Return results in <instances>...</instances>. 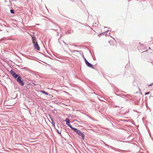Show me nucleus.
I'll list each match as a JSON object with an SVG mask.
<instances>
[{"label": "nucleus", "mask_w": 153, "mask_h": 153, "mask_svg": "<svg viewBox=\"0 0 153 153\" xmlns=\"http://www.w3.org/2000/svg\"><path fill=\"white\" fill-rule=\"evenodd\" d=\"M85 64L88 67L93 69H94V68L93 65L91 63H89L88 62H87Z\"/></svg>", "instance_id": "nucleus-5"}, {"label": "nucleus", "mask_w": 153, "mask_h": 153, "mask_svg": "<svg viewBox=\"0 0 153 153\" xmlns=\"http://www.w3.org/2000/svg\"><path fill=\"white\" fill-rule=\"evenodd\" d=\"M51 120L52 121V122H54V121H53V119L52 118H51Z\"/></svg>", "instance_id": "nucleus-27"}, {"label": "nucleus", "mask_w": 153, "mask_h": 153, "mask_svg": "<svg viewBox=\"0 0 153 153\" xmlns=\"http://www.w3.org/2000/svg\"><path fill=\"white\" fill-rule=\"evenodd\" d=\"M11 75L16 79L17 82L22 86L24 85V83L23 81L22 80V78L18 74H16L13 69L11 70L10 71Z\"/></svg>", "instance_id": "nucleus-1"}, {"label": "nucleus", "mask_w": 153, "mask_h": 153, "mask_svg": "<svg viewBox=\"0 0 153 153\" xmlns=\"http://www.w3.org/2000/svg\"><path fill=\"white\" fill-rule=\"evenodd\" d=\"M48 116H49V117L50 118V119L52 118V117H51V114H48Z\"/></svg>", "instance_id": "nucleus-25"}, {"label": "nucleus", "mask_w": 153, "mask_h": 153, "mask_svg": "<svg viewBox=\"0 0 153 153\" xmlns=\"http://www.w3.org/2000/svg\"><path fill=\"white\" fill-rule=\"evenodd\" d=\"M36 82L34 81L32 83V84L34 85H37L38 84L37 83H36Z\"/></svg>", "instance_id": "nucleus-20"}, {"label": "nucleus", "mask_w": 153, "mask_h": 153, "mask_svg": "<svg viewBox=\"0 0 153 153\" xmlns=\"http://www.w3.org/2000/svg\"><path fill=\"white\" fill-rule=\"evenodd\" d=\"M70 51L72 53H74L75 52V50H70Z\"/></svg>", "instance_id": "nucleus-23"}, {"label": "nucleus", "mask_w": 153, "mask_h": 153, "mask_svg": "<svg viewBox=\"0 0 153 153\" xmlns=\"http://www.w3.org/2000/svg\"><path fill=\"white\" fill-rule=\"evenodd\" d=\"M111 124H112V125H113V124H112L111 123Z\"/></svg>", "instance_id": "nucleus-37"}, {"label": "nucleus", "mask_w": 153, "mask_h": 153, "mask_svg": "<svg viewBox=\"0 0 153 153\" xmlns=\"http://www.w3.org/2000/svg\"><path fill=\"white\" fill-rule=\"evenodd\" d=\"M41 92L46 95H50V94L48 92L44 90L41 91Z\"/></svg>", "instance_id": "nucleus-10"}, {"label": "nucleus", "mask_w": 153, "mask_h": 153, "mask_svg": "<svg viewBox=\"0 0 153 153\" xmlns=\"http://www.w3.org/2000/svg\"><path fill=\"white\" fill-rule=\"evenodd\" d=\"M68 47V44H67L66 42H65L64 41H62Z\"/></svg>", "instance_id": "nucleus-19"}, {"label": "nucleus", "mask_w": 153, "mask_h": 153, "mask_svg": "<svg viewBox=\"0 0 153 153\" xmlns=\"http://www.w3.org/2000/svg\"><path fill=\"white\" fill-rule=\"evenodd\" d=\"M33 44L35 49H36L37 51H39L40 50V48L37 42H34Z\"/></svg>", "instance_id": "nucleus-4"}, {"label": "nucleus", "mask_w": 153, "mask_h": 153, "mask_svg": "<svg viewBox=\"0 0 153 153\" xmlns=\"http://www.w3.org/2000/svg\"><path fill=\"white\" fill-rule=\"evenodd\" d=\"M52 126H53V127H54V128L55 129H56V128H55V123H54V122H52Z\"/></svg>", "instance_id": "nucleus-18"}, {"label": "nucleus", "mask_w": 153, "mask_h": 153, "mask_svg": "<svg viewBox=\"0 0 153 153\" xmlns=\"http://www.w3.org/2000/svg\"><path fill=\"white\" fill-rule=\"evenodd\" d=\"M116 95H117V96H119V94H117Z\"/></svg>", "instance_id": "nucleus-34"}, {"label": "nucleus", "mask_w": 153, "mask_h": 153, "mask_svg": "<svg viewBox=\"0 0 153 153\" xmlns=\"http://www.w3.org/2000/svg\"><path fill=\"white\" fill-rule=\"evenodd\" d=\"M84 59L85 58V57H84V54H83V55H82V56H81Z\"/></svg>", "instance_id": "nucleus-28"}, {"label": "nucleus", "mask_w": 153, "mask_h": 153, "mask_svg": "<svg viewBox=\"0 0 153 153\" xmlns=\"http://www.w3.org/2000/svg\"><path fill=\"white\" fill-rule=\"evenodd\" d=\"M73 45L75 47H78L79 46V45Z\"/></svg>", "instance_id": "nucleus-26"}, {"label": "nucleus", "mask_w": 153, "mask_h": 153, "mask_svg": "<svg viewBox=\"0 0 153 153\" xmlns=\"http://www.w3.org/2000/svg\"><path fill=\"white\" fill-rule=\"evenodd\" d=\"M109 31L108 30H107L106 31V32H104L103 33H100L99 35L98 36L100 37V36L102 35H105V36H106V35H107V36H109V35H108V34H106V32H108Z\"/></svg>", "instance_id": "nucleus-8"}, {"label": "nucleus", "mask_w": 153, "mask_h": 153, "mask_svg": "<svg viewBox=\"0 0 153 153\" xmlns=\"http://www.w3.org/2000/svg\"><path fill=\"white\" fill-rule=\"evenodd\" d=\"M79 53H80L81 56H82L83 54V52L81 51H79Z\"/></svg>", "instance_id": "nucleus-17"}, {"label": "nucleus", "mask_w": 153, "mask_h": 153, "mask_svg": "<svg viewBox=\"0 0 153 153\" xmlns=\"http://www.w3.org/2000/svg\"><path fill=\"white\" fill-rule=\"evenodd\" d=\"M54 30L55 31L56 33H57V35L58 36L60 32H59L58 30L57 29H54Z\"/></svg>", "instance_id": "nucleus-16"}, {"label": "nucleus", "mask_w": 153, "mask_h": 153, "mask_svg": "<svg viewBox=\"0 0 153 153\" xmlns=\"http://www.w3.org/2000/svg\"><path fill=\"white\" fill-rule=\"evenodd\" d=\"M115 151H118V152H123V151H124L123 150H121V149H116H116Z\"/></svg>", "instance_id": "nucleus-12"}, {"label": "nucleus", "mask_w": 153, "mask_h": 153, "mask_svg": "<svg viewBox=\"0 0 153 153\" xmlns=\"http://www.w3.org/2000/svg\"><path fill=\"white\" fill-rule=\"evenodd\" d=\"M74 32V31L73 30H72V32L71 31H70L69 30H68V31L66 33V34H71L72 33H73Z\"/></svg>", "instance_id": "nucleus-11"}, {"label": "nucleus", "mask_w": 153, "mask_h": 153, "mask_svg": "<svg viewBox=\"0 0 153 153\" xmlns=\"http://www.w3.org/2000/svg\"><path fill=\"white\" fill-rule=\"evenodd\" d=\"M31 36L32 37L33 44L34 42H37L36 41V37L34 36L33 35L32 36L31 35Z\"/></svg>", "instance_id": "nucleus-9"}, {"label": "nucleus", "mask_w": 153, "mask_h": 153, "mask_svg": "<svg viewBox=\"0 0 153 153\" xmlns=\"http://www.w3.org/2000/svg\"><path fill=\"white\" fill-rule=\"evenodd\" d=\"M84 59L85 60V63H87V62H88L86 59L85 58Z\"/></svg>", "instance_id": "nucleus-24"}, {"label": "nucleus", "mask_w": 153, "mask_h": 153, "mask_svg": "<svg viewBox=\"0 0 153 153\" xmlns=\"http://www.w3.org/2000/svg\"><path fill=\"white\" fill-rule=\"evenodd\" d=\"M11 1H16L17 0H11Z\"/></svg>", "instance_id": "nucleus-33"}, {"label": "nucleus", "mask_w": 153, "mask_h": 153, "mask_svg": "<svg viewBox=\"0 0 153 153\" xmlns=\"http://www.w3.org/2000/svg\"><path fill=\"white\" fill-rule=\"evenodd\" d=\"M65 121L66 122V124L72 129L74 128L72 127V126L70 124V121L68 118H66L65 119Z\"/></svg>", "instance_id": "nucleus-3"}, {"label": "nucleus", "mask_w": 153, "mask_h": 153, "mask_svg": "<svg viewBox=\"0 0 153 153\" xmlns=\"http://www.w3.org/2000/svg\"><path fill=\"white\" fill-rule=\"evenodd\" d=\"M53 25H54L55 27H54V28H55V29H51V30H54V29H57L58 30V28H59V30H60V31L61 30V29L60 28V27L59 26H58L56 24L53 23Z\"/></svg>", "instance_id": "nucleus-6"}, {"label": "nucleus", "mask_w": 153, "mask_h": 153, "mask_svg": "<svg viewBox=\"0 0 153 153\" xmlns=\"http://www.w3.org/2000/svg\"><path fill=\"white\" fill-rule=\"evenodd\" d=\"M114 107L117 108V107H119V106H118V105H114Z\"/></svg>", "instance_id": "nucleus-29"}, {"label": "nucleus", "mask_w": 153, "mask_h": 153, "mask_svg": "<svg viewBox=\"0 0 153 153\" xmlns=\"http://www.w3.org/2000/svg\"><path fill=\"white\" fill-rule=\"evenodd\" d=\"M10 12L12 14L15 13L14 10L13 9H11L10 10Z\"/></svg>", "instance_id": "nucleus-14"}, {"label": "nucleus", "mask_w": 153, "mask_h": 153, "mask_svg": "<svg viewBox=\"0 0 153 153\" xmlns=\"http://www.w3.org/2000/svg\"><path fill=\"white\" fill-rule=\"evenodd\" d=\"M122 96H123V97H127L128 96V95L127 94H122Z\"/></svg>", "instance_id": "nucleus-21"}, {"label": "nucleus", "mask_w": 153, "mask_h": 153, "mask_svg": "<svg viewBox=\"0 0 153 153\" xmlns=\"http://www.w3.org/2000/svg\"><path fill=\"white\" fill-rule=\"evenodd\" d=\"M55 130H56L57 132V133L58 134H60L61 136L62 135H61V132H60L59 130H58L57 129H55Z\"/></svg>", "instance_id": "nucleus-13"}, {"label": "nucleus", "mask_w": 153, "mask_h": 153, "mask_svg": "<svg viewBox=\"0 0 153 153\" xmlns=\"http://www.w3.org/2000/svg\"><path fill=\"white\" fill-rule=\"evenodd\" d=\"M149 49H150V47H149Z\"/></svg>", "instance_id": "nucleus-38"}, {"label": "nucleus", "mask_w": 153, "mask_h": 153, "mask_svg": "<svg viewBox=\"0 0 153 153\" xmlns=\"http://www.w3.org/2000/svg\"><path fill=\"white\" fill-rule=\"evenodd\" d=\"M72 0L73 1H77V0Z\"/></svg>", "instance_id": "nucleus-32"}, {"label": "nucleus", "mask_w": 153, "mask_h": 153, "mask_svg": "<svg viewBox=\"0 0 153 153\" xmlns=\"http://www.w3.org/2000/svg\"><path fill=\"white\" fill-rule=\"evenodd\" d=\"M103 143L105 144V145L106 146H107L108 148H110L114 150H115L116 149V148H115L109 145L108 144L105 143L104 141H103Z\"/></svg>", "instance_id": "nucleus-7"}, {"label": "nucleus", "mask_w": 153, "mask_h": 153, "mask_svg": "<svg viewBox=\"0 0 153 153\" xmlns=\"http://www.w3.org/2000/svg\"><path fill=\"white\" fill-rule=\"evenodd\" d=\"M152 85H153V83L151 84L150 85H149V86H152Z\"/></svg>", "instance_id": "nucleus-30"}, {"label": "nucleus", "mask_w": 153, "mask_h": 153, "mask_svg": "<svg viewBox=\"0 0 153 153\" xmlns=\"http://www.w3.org/2000/svg\"><path fill=\"white\" fill-rule=\"evenodd\" d=\"M9 2H10V3H11V2L10 1H9Z\"/></svg>", "instance_id": "nucleus-35"}, {"label": "nucleus", "mask_w": 153, "mask_h": 153, "mask_svg": "<svg viewBox=\"0 0 153 153\" xmlns=\"http://www.w3.org/2000/svg\"><path fill=\"white\" fill-rule=\"evenodd\" d=\"M61 36H60L59 38H61Z\"/></svg>", "instance_id": "nucleus-36"}, {"label": "nucleus", "mask_w": 153, "mask_h": 153, "mask_svg": "<svg viewBox=\"0 0 153 153\" xmlns=\"http://www.w3.org/2000/svg\"><path fill=\"white\" fill-rule=\"evenodd\" d=\"M150 93V92H148L145 93V95H148V94H149Z\"/></svg>", "instance_id": "nucleus-22"}, {"label": "nucleus", "mask_w": 153, "mask_h": 153, "mask_svg": "<svg viewBox=\"0 0 153 153\" xmlns=\"http://www.w3.org/2000/svg\"><path fill=\"white\" fill-rule=\"evenodd\" d=\"M75 52H79V51H78V50H75Z\"/></svg>", "instance_id": "nucleus-31"}, {"label": "nucleus", "mask_w": 153, "mask_h": 153, "mask_svg": "<svg viewBox=\"0 0 153 153\" xmlns=\"http://www.w3.org/2000/svg\"><path fill=\"white\" fill-rule=\"evenodd\" d=\"M72 20L73 22H78V23H79V24H82V25H83V24L82 23H81V22H78V21H76V20H73V19H72Z\"/></svg>", "instance_id": "nucleus-15"}, {"label": "nucleus", "mask_w": 153, "mask_h": 153, "mask_svg": "<svg viewBox=\"0 0 153 153\" xmlns=\"http://www.w3.org/2000/svg\"><path fill=\"white\" fill-rule=\"evenodd\" d=\"M72 130L74 132L77 133L78 135L82 137V139L83 140L85 139V135L82 132H81L79 130H78L77 128H74Z\"/></svg>", "instance_id": "nucleus-2"}]
</instances>
